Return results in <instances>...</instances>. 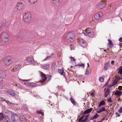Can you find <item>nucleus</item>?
Instances as JSON below:
<instances>
[{"mask_svg":"<svg viewBox=\"0 0 122 122\" xmlns=\"http://www.w3.org/2000/svg\"><path fill=\"white\" fill-rule=\"evenodd\" d=\"M7 93L12 96H15V93L12 90H8L7 91Z\"/></svg>","mask_w":122,"mask_h":122,"instance_id":"nucleus-11","label":"nucleus"},{"mask_svg":"<svg viewBox=\"0 0 122 122\" xmlns=\"http://www.w3.org/2000/svg\"><path fill=\"white\" fill-rule=\"evenodd\" d=\"M102 15V14L101 12H99L96 14L95 15L94 18L96 19H98Z\"/></svg>","mask_w":122,"mask_h":122,"instance_id":"nucleus-10","label":"nucleus"},{"mask_svg":"<svg viewBox=\"0 0 122 122\" xmlns=\"http://www.w3.org/2000/svg\"><path fill=\"white\" fill-rule=\"evenodd\" d=\"M92 108H90L89 109H87L84 112L83 115L89 113H90L92 110Z\"/></svg>","mask_w":122,"mask_h":122,"instance_id":"nucleus-19","label":"nucleus"},{"mask_svg":"<svg viewBox=\"0 0 122 122\" xmlns=\"http://www.w3.org/2000/svg\"><path fill=\"white\" fill-rule=\"evenodd\" d=\"M121 78H120L119 79H122V77H121Z\"/></svg>","mask_w":122,"mask_h":122,"instance_id":"nucleus-60","label":"nucleus"},{"mask_svg":"<svg viewBox=\"0 0 122 122\" xmlns=\"http://www.w3.org/2000/svg\"><path fill=\"white\" fill-rule=\"evenodd\" d=\"M108 64L107 63L105 64L104 65V69L105 70H106L107 69Z\"/></svg>","mask_w":122,"mask_h":122,"instance_id":"nucleus-29","label":"nucleus"},{"mask_svg":"<svg viewBox=\"0 0 122 122\" xmlns=\"http://www.w3.org/2000/svg\"><path fill=\"white\" fill-rule=\"evenodd\" d=\"M70 100L71 101V103L72 104H75L76 103L75 101L72 97H71L70 98Z\"/></svg>","mask_w":122,"mask_h":122,"instance_id":"nucleus-32","label":"nucleus"},{"mask_svg":"<svg viewBox=\"0 0 122 122\" xmlns=\"http://www.w3.org/2000/svg\"><path fill=\"white\" fill-rule=\"evenodd\" d=\"M59 1V0H53L52 1V3H57Z\"/></svg>","mask_w":122,"mask_h":122,"instance_id":"nucleus-37","label":"nucleus"},{"mask_svg":"<svg viewBox=\"0 0 122 122\" xmlns=\"http://www.w3.org/2000/svg\"><path fill=\"white\" fill-rule=\"evenodd\" d=\"M119 45L120 46L122 47V43L120 44Z\"/></svg>","mask_w":122,"mask_h":122,"instance_id":"nucleus-56","label":"nucleus"},{"mask_svg":"<svg viewBox=\"0 0 122 122\" xmlns=\"http://www.w3.org/2000/svg\"><path fill=\"white\" fill-rule=\"evenodd\" d=\"M58 71L61 75H62L63 76H65V73L64 72V68H62L61 69H58Z\"/></svg>","mask_w":122,"mask_h":122,"instance_id":"nucleus-14","label":"nucleus"},{"mask_svg":"<svg viewBox=\"0 0 122 122\" xmlns=\"http://www.w3.org/2000/svg\"><path fill=\"white\" fill-rule=\"evenodd\" d=\"M70 59H71V61H75V59L72 56L70 57Z\"/></svg>","mask_w":122,"mask_h":122,"instance_id":"nucleus-39","label":"nucleus"},{"mask_svg":"<svg viewBox=\"0 0 122 122\" xmlns=\"http://www.w3.org/2000/svg\"><path fill=\"white\" fill-rule=\"evenodd\" d=\"M3 119L5 122H10V119L7 115H5Z\"/></svg>","mask_w":122,"mask_h":122,"instance_id":"nucleus-20","label":"nucleus"},{"mask_svg":"<svg viewBox=\"0 0 122 122\" xmlns=\"http://www.w3.org/2000/svg\"><path fill=\"white\" fill-rule=\"evenodd\" d=\"M118 111L120 113H121L122 112V107L120 108Z\"/></svg>","mask_w":122,"mask_h":122,"instance_id":"nucleus-41","label":"nucleus"},{"mask_svg":"<svg viewBox=\"0 0 122 122\" xmlns=\"http://www.w3.org/2000/svg\"><path fill=\"white\" fill-rule=\"evenodd\" d=\"M75 35L73 33L70 32L68 33L66 36V38L68 42H71L74 40Z\"/></svg>","mask_w":122,"mask_h":122,"instance_id":"nucleus-3","label":"nucleus"},{"mask_svg":"<svg viewBox=\"0 0 122 122\" xmlns=\"http://www.w3.org/2000/svg\"><path fill=\"white\" fill-rule=\"evenodd\" d=\"M119 73L120 75L122 74V66H121L119 68Z\"/></svg>","mask_w":122,"mask_h":122,"instance_id":"nucleus-31","label":"nucleus"},{"mask_svg":"<svg viewBox=\"0 0 122 122\" xmlns=\"http://www.w3.org/2000/svg\"><path fill=\"white\" fill-rule=\"evenodd\" d=\"M105 77V76H102V77H101L99 79V80L100 81L102 82H103L104 81V79Z\"/></svg>","mask_w":122,"mask_h":122,"instance_id":"nucleus-28","label":"nucleus"},{"mask_svg":"<svg viewBox=\"0 0 122 122\" xmlns=\"http://www.w3.org/2000/svg\"><path fill=\"white\" fill-rule=\"evenodd\" d=\"M6 76V74L5 72L2 70H0V77L4 78Z\"/></svg>","mask_w":122,"mask_h":122,"instance_id":"nucleus-17","label":"nucleus"},{"mask_svg":"<svg viewBox=\"0 0 122 122\" xmlns=\"http://www.w3.org/2000/svg\"><path fill=\"white\" fill-rule=\"evenodd\" d=\"M25 117L24 116L21 115L20 117V120L22 121H23L25 120Z\"/></svg>","mask_w":122,"mask_h":122,"instance_id":"nucleus-27","label":"nucleus"},{"mask_svg":"<svg viewBox=\"0 0 122 122\" xmlns=\"http://www.w3.org/2000/svg\"><path fill=\"white\" fill-rule=\"evenodd\" d=\"M84 117L83 116H82L81 117V118H79V120L78 121L79 122H80L81 121V120H82L83 118Z\"/></svg>","mask_w":122,"mask_h":122,"instance_id":"nucleus-40","label":"nucleus"},{"mask_svg":"<svg viewBox=\"0 0 122 122\" xmlns=\"http://www.w3.org/2000/svg\"><path fill=\"white\" fill-rule=\"evenodd\" d=\"M119 41L120 42H122V37H121L119 39Z\"/></svg>","mask_w":122,"mask_h":122,"instance_id":"nucleus-50","label":"nucleus"},{"mask_svg":"<svg viewBox=\"0 0 122 122\" xmlns=\"http://www.w3.org/2000/svg\"><path fill=\"white\" fill-rule=\"evenodd\" d=\"M122 94V92L120 91H117L114 94L116 95V97H120Z\"/></svg>","mask_w":122,"mask_h":122,"instance_id":"nucleus-15","label":"nucleus"},{"mask_svg":"<svg viewBox=\"0 0 122 122\" xmlns=\"http://www.w3.org/2000/svg\"><path fill=\"white\" fill-rule=\"evenodd\" d=\"M49 65L48 64L44 65L43 66V68L45 69H47L49 67Z\"/></svg>","mask_w":122,"mask_h":122,"instance_id":"nucleus-26","label":"nucleus"},{"mask_svg":"<svg viewBox=\"0 0 122 122\" xmlns=\"http://www.w3.org/2000/svg\"><path fill=\"white\" fill-rule=\"evenodd\" d=\"M104 91V95L105 97H107L109 94L110 92V90L109 88H105Z\"/></svg>","mask_w":122,"mask_h":122,"instance_id":"nucleus-13","label":"nucleus"},{"mask_svg":"<svg viewBox=\"0 0 122 122\" xmlns=\"http://www.w3.org/2000/svg\"><path fill=\"white\" fill-rule=\"evenodd\" d=\"M89 116V115H88L86 116L85 118L84 119V120H85L87 122H88L89 121V120L88 119Z\"/></svg>","mask_w":122,"mask_h":122,"instance_id":"nucleus-33","label":"nucleus"},{"mask_svg":"<svg viewBox=\"0 0 122 122\" xmlns=\"http://www.w3.org/2000/svg\"><path fill=\"white\" fill-rule=\"evenodd\" d=\"M49 76V79H48V80L49 81V80H51V76Z\"/></svg>","mask_w":122,"mask_h":122,"instance_id":"nucleus-54","label":"nucleus"},{"mask_svg":"<svg viewBox=\"0 0 122 122\" xmlns=\"http://www.w3.org/2000/svg\"><path fill=\"white\" fill-rule=\"evenodd\" d=\"M4 118L3 115V113H0V121L3 120Z\"/></svg>","mask_w":122,"mask_h":122,"instance_id":"nucleus-30","label":"nucleus"},{"mask_svg":"<svg viewBox=\"0 0 122 122\" xmlns=\"http://www.w3.org/2000/svg\"><path fill=\"white\" fill-rule=\"evenodd\" d=\"M106 110L104 107H102L101 108H98L96 112L98 113H100L103 111H105Z\"/></svg>","mask_w":122,"mask_h":122,"instance_id":"nucleus-16","label":"nucleus"},{"mask_svg":"<svg viewBox=\"0 0 122 122\" xmlns=\"http://www.w3.org/2000/svg\"><path fill=\"white\" fill-rule=\"evenodd\" d=\"M41 76L42 79L40 81L41 82H44L46 80L47 78L45 74L43 72H41Z\"/></svg>","mask_w":122,"mask_h":122,"instance_id":"nucleus-12","label":"nucleus"},{"mask_svg":"<svg viewBox=\"0 0 122 122\" xmlns=\"http://www.w3.org/2000/svg\"><path fill=\"white\" fill-rule=\"evenodd\" d=\"M81 122H87L84 119Z\"/></svg>","mask_w":122,"mask_h":122,"instance_id":"nucleus-55","label":"nucleus"},{"mask_svg":"<svg viewBox=\"0 0 122 122\" xmlns=\"http://www.w3.org/2000/svg\"><path fill=\"white\" fill-rule=\"evenodd\" d=\"M105 102L104 101H102L99 103V107H100L101 106H104L105 104Z\"/></svg>","mask_w":122,"mask_h":122,"instance_id":"nucleus-25","label":"nucleus"},{"mask_svg":"<svg viewBox=\"0 0 122 122\" xmlns=\"http://www.w3.org/2000/svg\"><path fill=\"white\" fill-rule=\"evenodd\" d=\"M122 122V121L121 122Z\"/></svg>","mask_w":122,"mask_h":122,"instance_id":"nucleus-62","label":"nucleus"},{"mask_svg":"<svg viewBox=\"0 0 122 122\" xmlns=\"http://www.w3.org/2000/svg\"><path fill=\"white\" fill-rule=\"evenodd\" d=\"M107 101L108 102L111 103L112 102V100L111 99V98L110 97V98L108 99Z\"/></svg>","mask_w":122,"mask_h":122,"instance_id":"nucleus-44","label":"nucleus"},{"mask_svg":"<svg viewBox=\"0 0 122 122\" xmlns=\"http://www.w3.org/2000/svg\"><path fill=\"white\" fill-rule=\"evenodd\" d=\"M99 117V115L97 113L93 117H91V120H94L96 119L97 118Z\"/></svg>","mask_w":122,"mask_h":122,"instance_id":"nucleus-24","label":"nucleus"},{"mask_svg":"<svg viewBox=\"0 0 122 122\" xmlns=\"http://www.w3.org/2000/svg\"><path fill=\"white\" fill-rule=\"evenodd\" d=\"M104 120V118H103L102 119V120L101 121H102H102H103Z\"/></svg>","mask_w":122,"mask_h":122,"instance_id":"nucleus-57","label":"nucleus"},{"mask_svg":"<svg viewBox=\"0 0 122 122\" xmlns=\"http://www.w3.org/2000/svg\"><path fill=\"white\" fill-rule=\"evenodd\" d=\"M18 116L17 114L14 113L12 112L11 115V120H14V119H15V117H17Z\"/></svg>","mask_w":122,"mask_h":122,"instance_id":"nucleus-18","label":"nucleus"},{"mask_svg":"<svg viewBox=\"0 0 122 122\" xmlns=\"http://www.w3.org/2000/svg\"><path fill=\"white\" fill-rule=\"evenodd\" d=\"M11 122H17L15 120V119H14V120H11Z\"/></svg>","mask_w":122,"mask_h":122,"instance_id":"nucleus-51","label":"nucleus"},{"mask_svg":"<svg viewBox=\"0 0 122 122\" xmlns=\"http://www.w3.org/2000/svg\"><path fill=\"white\" fill-rule=\"evenodd\" d=\"M109 79H110V78H109V79L108 80V81H107V82L106 83V84H105V85H106V84H107V83L108 82V81H109Z\"/></svg>","mask_w":122,"mask_h":122,"instance_id":"nucleus-58","label":"nucleus"},{"mask_svg":"<svg viewBox=\"0 0 122 122\" xmlns=\"http://www.w3.org/2000/svg\"><path fill=\"white\" fill-rule=\"evenodd\" d=\"M36 112L38 114H41L42 116L44 115V113L41 111H37Z\"/></svg>","mask_w":122,"mask_h":122,"instance_id":"nucleus-34","label":"nucleus"},{"mask_svg":"<svg viewBox=\"0 0 122 122\" xmlns=\"http://www.w3.org/2000/svg\"><path fill=\"white\" fill-rule=\"evenodd\" d=\"M87 65H88V67H89V63H87Z\"/></svg>","mask_w":122,"mask_h":122,"instance_id":"nucleus-59","label":"nucleus"},{"mask_svg":"<svg viewBox=\"0 0 122 122\" xmlns=\"http://www.w3.org/2000/svg\"><path fill=\"white\" fill-rule=\"evenodd\" d=\"M31 16L29 13H25L23 16L24 21L27 23H28L30 20Z\"/></svg>","mask_w":122,"mask_h":122,"instance_id":"nucleus-4","label":"nucleus"},{"mask_svg":"<svg viewBox=\"0 0 122 122\" xmlns=\"http://www.w3.org/2000/svg\"><path fill=\"white\" fill-rule=\"evenodd\" d=\"M26 61L28 63L30 64H32L34 62V61L33 58L30 57H27Z\"/></svg>","mask_w":122,"mask_h":122,"instance_id":"nucleus-9","label":"nucleus"},{"mask_svg":"<svg viewBox=\"0 0 122 122\" xmlns=\"http://www.w3.org/2000/svg\"><path fill=\"white\" fill-rule=\"evenodd\" d=\"M1 41L4 43H6L9 40V36L8 34L5 32L2 33L1 35Z\"/></svg>","mask_w":122,"mask_h":122,"instance_id":"nucleus-2","label":"nucleus"},{"mask_svg":"<svg viewBox=\"0 0 122 122\" xmlns=\"http://www.w3.org/2000/svg\"><path fill=\"white\" fill-rule=\"evenodd\" d=\"M6 58L8 60H5L4 62L5 65L8 66L10 65L12 62V58L10 56H8L6 57Z\"/></svg>","mask_w":122,"mask_h":122,"instance_id":"nucleus-7","label":"nucleus"},{"mask_svg":"<svg viewBox=\"0 0 122 122\" xmlns=\"http://www.w3.org/2000/svg\"><path fill=\"white\" fill-rule=\"evenodd\" d=\"M116 115H117L118 117H119L120 116V115L119 113L117 112H116Z\"/></svg>","mask_w":122,"mask_h":122,"instance_id":"nucleus-53","label":"nucleus"},{"mask_svg":"<svg viewBox=\"0 0 122 122\" xmlns=\"http://www.w3.org/2000/svg\"><path fill=\"white\" fill-rule=\"evenodd\" d=\"M15 85L17 87H18V88H21V85H19V84H16Z\"/></svg>","mask_w":122,"mask_h":122,"instance_id":"nucleus-42","label":"nucleus"},{"mask_svg":"<svg viewBox=\"0 0 122 122\" xmlns=\"http://www.w3.org/2000/svg\"><path fill=\"white\" fill-rule=\"evenodd\" d=\"M51 56H47V57L43 60V61H45L47 60L48 59H49L50 58Z\"/></svg>","mask_w":122,"mask_h":122,"instance_id":"nucleus-43","label":"nucleus"},{"mask_svg":"<svg viewBox=\"0 0 122 122\" xmlns=\"http://www.w3.org/2000/svg\"><path fill=\"white\" fill-rule=\"evenodd\" d=\"M106 5L105 2L103 0H102L97 4V6L99 8L102 9L105 7Z\"/></svg>","mask_w":122,"mask_h":122,"instance_id":"nucleus-6","label":"nucleus"},{"mask_svg":"<svg viewBox=\"0 0 122 122\" xmlns=\"http://www.w3.org/2000/svg\"><path fill=\"white\" fill-rule=\"evenodd\" d=\"M56 63L55 62H53L52 63V66H54L55 65Z\"/></svg>","mask_w":122,"mask_h":122,"instance_id":"nucleus-48","label":"nucleus"},{"mask_svg":"<svg viewBox=\"0 0 122 122\" xmlns=\"http://www.w3.org/2000/svg\"><path fill=\"white\" fill-rule=\"evenodd\" d=\"M86 33L84 32H82L81 34L86 36H88L92 38L94 35L93 31L92 29L90 28H88L85 30Z\"/></svg>","mask_w":122,"mask_h":122,"instance_id":"nucleus-1","label":"nucleus"},{"mask_svg":"<svg viewBox=\"0 0 122 122\" xmlns=\"http://www.w3.org/2000/svg\"><path fill=\"white\" fill-rule=\"evenodd\" d=\"M108 45L109 47L111 48L113 46V44L112 41L110 40H108Z\"/></svg>","mask_w":122,"mask_h":122,"instance_id":"nucleus-22","label":"nucleus"},{"mask_svg":"<svg viewBox=\"0 0 122 122\" xmlns=\"http://www.w3.org/2000/svg\"><path fill=\"white\" fill-rule=\"evenodd\" d=\"M21 81H22L25 82L27 81V80H22V79H21Z\"/></svg>","mask_w":122,"mask_h":122,"instance_id":"nucleus-52","label":"nucleus"},{"mask_svg":"<svg viewBox=\"0 0 122 122\" xmlns=\"http://www.w3.org/2000/svg\"><path fill=\"white\" fill-rule=\"evenodd\" d=\"M78 66H81L82 67H84V64H82L81 65H78Z\"/></svg>","mask_w":122,"mask_h":122,"instance_id":"nucleus-45","label":"nucleus"},{"mask_svg":"<svg viewBox=\"0 0 122 122\" xmlns=\"http://www.w3.org/2000/svg\"><path fill=\"white\" fill-rule=\"evenodd\" d=\"M70 47L71 50L74 49V46L73 44L70 45Z\"/></svg>","mask_w":122,"mask_h":122,"instance_id":"nucleus-38","label":"nucleus"},{"mask_svg":"<svg viewBox=\"0 0 122 122\" xmlns=\"http://www.w3.org/2000/svg\"><path fill=\"white\" fill-rule=\"evenodd\" d=\"M36 85V84L34 83H30V86L32 87H34Z\"/></svg>","mask_w":122,"mask_h":122,"instance_id":"nucleus-35","label":"nucleus"},{"mask_svg":"<svg viewBox=\"0 0 122 122\" xmlns=\"http://www.w3.org/2000/svg\"><path fill=\"white\" fill-rule=\"evenodd\" d=\"M114 61H111V64L112 65H114Z\"/></svg>","mask_w":122,"mask_h":122,"instance_id":"nucleus-47","label":"nucleus"},{"mask_svg":"<svg viewBox=\"0 0 122 122\" xmlns=\"http://www.w3.org/2000/svg\"><path fill=\"white\" fill-rule=\"evenodd\" d=\"M24 5V4L23 2L19 1L17 3L16 6L18 10H21L23 9Z\"/></svg>","mask_w":122,"mask_h":122,"instance_id":"nucleus-5","label":"nucleus"},{"mask_svg":"<svg viewBox=\"0 0 122 122\" xmlns=\"http://www.w3.org/2000/svg\"><path fill=\"white\" fill-rule=\"evenodd\" d=\"M89 94H90V96L93 97L95 96L96 93H95V91L94 90H92L90 92Z\"/></svg>","mask_w":122,"mask_h":122,"instance_id":"nucleus-23","label":"nucleus"},{"mask_svg":"<svg viewBox=\"0 0 122 122\" xmlns=\"http://www.w3.org/2000/svg\"><path fill=\"white\" fill-rule=\"evenodd\" d=\"M78 43L82 46L83 47H85L86 46V43L85 41L83 40L80 39L78 40Z\"/></svg>","mask_w":122,"mask_h":122,"instance_id":"nucleus-8","label":"nucleus"},{"mask_svg":"<svg viewBox=\"0 0 122 122\" xmlns=\"http://www.w3.org/2000/svg\"><path fill=\"white\" fill-rule=\"evenodd\" d=\"M89 73V71L88 70H87L85 73V74L86 75H87Z\"/></svg>","mask_w":122,"mask_h":122,"instance_id":"nucleus-46","label":"nucleus"},{"mask_svg":"<svg viewBox=\"0 0 122 122\" xmlns=\"http://www.w3.org/2000/svg\"><path fill=\"white\" fill-rule=\"evenodd\" d=\"M104 51H106V50H104Z\"/></svg>","mask_w":122,"mask_h":122,"instance_id":"nucleus-61","label":"nucleus"},{"mask_svg":"<svg viewBox=\"0 0 122 122\" xmlns=\"http://www.w3.org/2000/svg\"><path fill=\"white\" fill-rule=\"evenodd\" d=\"M118 89L120 90H122V86H119L118 87Z\"/></svg>","mask_w":122,"mask_h":122,"instance_id":"nucleus-49","label":"nucleus"},{"mask_svg":"<svg viewBox=\"0 0 122 122\" xmlns=\"http://www.w3.org/2000/svg\"><path fill=\"white\" fill-rule=\"evenodd\" d=\"M20 68V66L16 65L13 68V71L15 72L19 70Z\"/></svg>","mask_w":122,"mask_h":122,"instance_id":"nucleus-21","label":"nucleus"},{"mask_svg":"<svg viewBox=\"0 0 122 122\" xmlns=\"http://www.w3.org/2000/svg\"><path fill=\"white\" fill-rule=\"evenodd\" d=\"M37 0H29V1L31 3H34L36 2Z\"/></svg>","mask_w":122,"mask_h":122,"instance_id":"nucleus-36","label":"nucleus"}]
</instances>
